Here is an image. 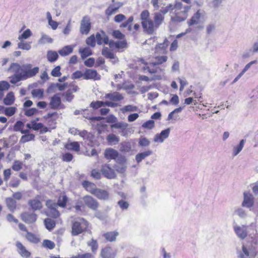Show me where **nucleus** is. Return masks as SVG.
Returning a JSON list of instances; mask_svg holds the SVG:
<instances>
[{"label":"nucleus","instance_id":"obj_1","mask_svg":"<svg viewBox=\"0 0 258 258\" xmlns=\"http://www.w3.org/2000/svg\"><path fill=\"white\" fill-rule=\"evenodd\" d=\"M190 6H184L181 2H175L174 5L169 4L164 9L153 14V19L150 18V12L143 10L140 14V19L143 31L149 35L153 34L164 22L165 15L170 11H173L171 19L173 21L180 22L188 16Z\"/></svg>","mask_w":258,"mask_h":258},{"label":"nucleus","instance_id":"obj_2","mask_svg":"<svg viewBox=\"0 0 258 258\" xmlns=\"http://www.w3.org/2000/svg\"><path fill=\"white\" fill-rule=\"evenodd\" d=\"M234 230L237 236L242 239L248 236L246 240L243 243L239 257L255 258L258 255V235L255 226L253 224L249 226H235Z\"/></svg>","mask_w":258,"mask_h":258},{"label":"nucleus","instance_id":"obj_3","mask_svg":"<svg viewBox=\"0 0 258 258\" xmlns=\"http://www.w3.org/2000/svg\"><path fill=\"white\" fill-rule=\"evenodd\" d=\"M8 71L14 73V75L10 77V82L11 84H15L22 80L33 77L39 71L38 67L32 68L30 63H26L20 65L18 63H12L8 69Z\"/></svg>","mask_w":258,"mask_h":258},{"label":"nucleus","instance_id":"obj_4","mask_svg":"<svg viewBox=\"0 0 258 258\" xmlns=\"http://www.w3.org/2000/svg\"><path fill=\"white\" fill-rule=\"evenodd\" d=\"M89 223L84 218L78 217L72 222L71 234L77 236L89 230Z\"/></svg>","mask_w":258,"mask_h":258},{"label":"nucleus","instance_id":"obj_5","mask_svg":"<svg viewBox=\"0 0 258 258\" xmlns=\"http://www.w3.org/2000/svg\"><path fill=\"white\" fill-rule=\"evenodd\" d=\"M156 61L152 62L148 66L147 63L145 62V61L141 59L140 61L142 64H144V66L142 68L143 71H147L150 74H155L157 72V68L156 66L161 64L163 63L166 62L167 60V56H158L155 57Z\"/></svg>","mask_w":258,"mask_h":258},{"label":"nucleus","instance_id":"obj_6","mask_svg":"<svg viewBox=\"0 0 258 258\" xmlns=\"http://www.w3.org/2000/svg\"><path fill=\"white\" fill-rule=\"evenodd\" d=\"M46 206L47 208L48 212L47 215L54 219H57L59 217L60 214L56 209L57 206L55 203L51 200H48L45 203Z\"/></svg>","mask_w":258,"mask_h":258},{"label":"nucleus","instance_id":"obj_7","mask_svg":"<svg viewBox=\"0 0 258 258\" xmlns=\"http://www.w3.org/2000/svg\"><path fill=\"white\" fill-rule=\"evenodd\" d=\"M83 200L85 205L88 208L96 211L99 207V203L98 201L89 195H86L83 197Z\"/></svg>","mask_w":258,"mask_h":258},{"label":"nucleus","instance_id":"obj_8","mask_svg":"<svg viewBox=\"0 0 258 258\" xmlns=\"http://www.w3.org/2000/svg\"><path fill=\"white\" fill-rule=\"evenodd\" d=\"M111 3L105 11V14L108 18L117 13L122 6V3L115 0H112Z\"/></svg>","mask_w":258,"mask_h":258},{"label":"nucleus","instance_id":"obj_9","mask_svg":"<svg viewBox=\"0 0 258 258\" xmlns=\"http://www.w3.org/2000/svg\"><path fill=\"white\" fill-rule=\"evenodd\" d=\"M21 220L27 224L34 223L37 219V215L34 212L25 211L20 215Z\"/></svg>","mask_w":258,"mask_h":258},{"label":"nucleus","instance_id":"obj_10","mask_svg":"<svg viewBox=\"0 0 258 258\" xmlns=\"http://www.w3.org/2000/svg\"><path fill=\"white\" fill-rule=\"evenodd\" d=\"M40 198L41 197L37 195L34 198L28 201V204L33 211L40 210L43 208Z\"/></svg>","mask_w":258,"mask_h":258},{"label":"nucleus","instance_id":"obj_11","mask_svg":"<svg viewBox=\"0 0 258 258\" xmlns=\"http://www.w3.org/2000/svg\"><path fill=\"white\" fill-rule=\"evenodd\" d=\"M205 12L200 9L198 10L196 13L187 21V24L189 26L198 25L200 23L201 18L204 16Z\"/></svg>","mask_w":258,"mask_h":258},{"label":"nucleus","instance_id":"obj_12","mask_svg":"<svg viewBox=\"0 0 258 258\" xmlns=\"http://www.w3.org/2000/svg\"><path fill=\"white\" fill-rule=\"evenodd\" d=\"M101 172L104 177L109 179L114 178L116 176L114 170L107 164L102 165Z\"/></svg>","mask_w":258,"mask_h":258},{"label":"nucleus","instance_id":"obj_13","mask_svg":"<svg viewBox=\"0 0 258 258\" xmlns=\"http://www.w3.org/2000/svg\"><path fill=\"white\" fill-rule=\"evenodd\" d=\"M90 20L88 17H83L80 26V32L82 34H88L91 29Z\"/></svg>","mask_w":258,"mask_h":258},{"label":"nucleus","instance_id":"obj_14","mask_svg":"<svg viewBox=\"0 0 258 258\" xmlns=\"http://www.w3.org/2000/svg\"><path fill=\"white\" fill-rule=\"evenodd\" d=\"M84 79L85 80H99L100 79V76L95 70L87 69L84 73Z\"/></svg>","mask_w":258,"mask_h":258},{"label":"nucleus","instance_id":"obj_15","mask_svg":"<svg viewBox=\"0 0 258 258\" xmlns=\"http://www.w3.org/2000/svg\"><path fill=\"white\" fill-rule=\"evenodd\" d=\"M254 197L253 195L249 192L244 193V199L242 203L243 207L250 208L254 205Z\"/></svg>","mask_w":258,"mask_h":258},{"label":"nucleus","instance_id":"obj_16","mask_svg":"<svg viewBox=\"0 0 258 258\" xmlns=\"http://www.w3.org/2000/svg\"><path fill=\"white\" fill-rule=\"evenodd\" d=\"M18 252L21 256L25 258H29L31 255V252L27 250L25 246L20 241L16 242Z\"/></svg>","mask_w":258,"mask_h":258},{"label":"nucleus","instance_id":"obj_17","mask_svg":"<svg viewBox=\"0 0 258 258\" xmlns=\"http://www.w3.org/2000/svg\"><path fill=\"white\" fill-rule=\"evenodd\" d=\"M69 200L64 192H61L57 198L56 206L62 208H66Z\"/></svg>","mask_w":258,"mask_h":258},{"label":"nucleus","instance_id":"obj_18","mask_svg":"<svg viewBox=\"0 0 258 258\" xmlns=\"http://www.w3.org/2000/svg\"><path fill=\"white\" fill-rule=\"evenodd\" d=\"M100 255L102 258H114L115 252L111 246H107L101 249Z\"/></svg>","mask_w":258,"mask_h":258},{"label":"nucleus","instance_id":"obj_19","mask_svg":"<svg viewBox=\"0 0 258 258\" xmlns=\"http://www.w3.org/2000/svg\"><path fill=\"white\" fill-rule=\"evenodd\" d=\"M61 101L59 94H55L50 99L49 105L51 108L58 109L61 105Z\"/></svg>","mask_w":258,"mask_h":258},{"label":"nucleus","instance_id":"obj_20","mask_svg":"<svg viewBox=\"0 0 258 258\" xmlns=\"http://www.w3.org/2000/svg\"><path fill=\"white\" fill-rule=\"evenodd\" d=\"M99 200L106 201L109 198V192L106 190L97 188L94 194Z\"/></svg>","mask_w":258,"mask_h":258},{"label":"nucleus","instance_id":"obj_21","mask_svg":"<svg viewBox=\"0 0 258 258\" xmlns=\"http://www.w3.org/2000/svg\"><path fill=\"white\" fill-rule=\"evenodd\" d=\"M127 126L128 124L122 121H117L115 123L110 124V127L111 129L116 128L120 130L119 132L122 133V136H124L125 135Z\"/></svg>","mask_w":258,"mask_h":258},{"label":"nucleus","instance_id":"obj_22","mask_svg":"<svg viewBox=\"0 0 258 258\" xmlns=\"http://www.w3.org/2000/svg\"><path fill=\"white\" fill-rule=\"evenodd\" d=\"M104 157L108 160L116 159L118 157V152L111 148L105 149L104 151Z\"/></svg>","mask_w":258,"mask_h":258},{"label":"nucleus","instance_id":"obj_23","mask_svg":"<svg viewBox=\"0 0 258 258\" xmlns=\"http://www.w3.org/2000/svg\"><path fill=\"white\" fill-rule=\"evenodd\" d=\"M82 185L86 190L93 195L97 188L95 183L88 180L83 181Z\"/></svg>","mask_w":258,"mask_h":258},{"label":"nucleus","instance_id":"obj_24","mask_svg":"<svg viewBox=\"0 0 258 258\" xmlns=\"http://www.w3.org/2000/svg\"><path fill=\"white\" fill-rule=\"evenodd\" d=\"M27 126L30 128H32L35 131L40 130L41 132L43 133H45L48 131V128L44 126L42 123L37 122L35 120L31 121V126L30 124H28Z\"/></svg>","mask_w":258,"mask_h":258},{"label":"nucleus","instance_id":"obj_25","mask_svg":"<svg viewBox=\"0 0 258 258\" xmlns=\"http://www.w3.org/2000/svg\"><path fill=\"white\" fill-rule=\"evenodd\" d=\"M170 133V129L167 128L162 131L160 134H157L154 138V141L156 142H162L168 138Z\"/></svg>","mask_w":258,"mask_h":258},{"label":"nucleus","instance_id":"obj_26","mask_svg":"<svg viewBox=\"0 0 258 258\" xmlns=\"http://www.w3.org/2000/svg\"><path fill=\"white\" fill-rule=\"evenodd\" d=\"M66 149L75 152H79L80 150V145L78 142L68 141L65 145Z\"/></svg>","mask_w":258,"mask_h":258},{"label":"nucleus","instance_id":"obj_27","mask_svg":"<svg viewBox=\"0 0 258 258\" xmlns=\"http://www.w3.org/2000/svg\"><path fill=\"white\" fill-rule=\"evenodd\" d=\"M25 238L29 241L30 242L37 244L40 242V238L39 236L35 234L30 232H27V233L25 235Z\"/></svg>","mask_w":258,"mask_h":258},{"label":"nucleus","instance_id":"obj_28","mask_svg":"<svg viewBox=\"0 0 258 258\" xmlns=\"http://www.w3.org/2000/svg\"><path fill=\"white\" fill-rule=\"evenodd\" d=\"M105 98L113 101H120L123 98L122 95L117 92H114L113 93L106 94Z\"/></svg>","mask_w":258,"mask_h":258},{"label":"nucleus","instance_id":"obj_29","mask_svg":"<svg viewBox=\"0 0 258 258\" xmlns=\"http://www.w3.org/2000/svg\"><path fill=\"white\" fill-rule=\"evenodd\" d=\"M5 201L7 207H8L9 210L11 212H14L17 208L16 201L13 198L11 197L7 198L6 199Z\"/></svg>","mask_w":258,"mask_h":258},{"label":"nucleus","instance_id":"obj_30","mask_svg":"<svg viewBox=\"0 0 258 258\" xmlns=\"http://www.w3.org/2000/svg\"><path fill=\"white\" fill-rule=\"evenodd\" d=\"M118 235V232L114 231L110 232H107L103 234V236L105 239L110 242L114 241L116 240V237Z\"/></svg>","mask_w":258,"mask_h":258},{"label":"nucleus","instance_id":"obj_31","mask_svg":"<svg viewBox=\"0 0 258 258\" xmlns=\"http://www.w3.org/2000/svg\"><path fill=\"white\" fill-rule=\"evenodd\" d=\"M96 39L98 45L107 44L108 43V37L105 35H102L99 33L96 34Z\"/></svg>","mask_w":258,"mask_h":258},{"label":"nucleus","instance_id":"obj_32","mask_svg":"<svg viewBox=\"0 0 258 258\" xmlns=\"http://www.w3.org/2000/svg\"><path fill=\"white\" fill-rule=\"evenodd\" d=\"M45 228L49 231H51L56 226V222L51 218H46L44 220Z\"/></svg>","mask_w":258,"mask_h":258},{"label":"nucleus","instance_id":"obj_33","mask_svg":"<svg viewBox=\"0 0 258 258\" xmlns=\"http://www.w3.org/2000/svg\"><path fill=\"white\" fill-rule=\"evenodd\" d=\"M46 57L48 61L52 62L57 60L58 55L57 52L55 51L48 50L47 52Z\"/></svg>","mask_w":258,"mask_h":258},{"label":"nucleus","instance_id":"obj_34","mask_svg":"<svg viewBox=\"0 0 258 258\" xmlns=\"http://www.w3.org/2000/svg\"><path fill=\"white\" fill-rule=\"evenodd\" d=\"M102 54L107 58L113 59L114 58L113 50L107 47H104L103 48Z\"/></svg>","mask_w":258,"mask_h":258},{"label":"nucleus","instance_id":"obj_35","mask_svg":"<svg viewBox=\"0 0 258 258\" xmlns=\"http://www.w3.org/2000/svg\"><path fill=\"white\" fill-rule=\"evenodd\" d=\"M73 50V47L71 45L66 46L58 51L59 54L62 56L71 54Z\"/></svg>","mask_w":258,"mask_h":258},{"label":"nucleus","instance_id":"obj_36","mask_svg":"<svg viewBox=\"0 0 258 258\" xmlns=\"http://www.w3.org/2000/svg\"><path fill=\"white\" fill-rule=\"evenodd\" d=\"M134 18L133 16L130 17L127 20L124 22L120 24V28H127V30L128 31H132V23L134 21Z\"/></svg>","mask_w":258,"mask_h":258},{"label":"nucleus","instance_id":"obj_37","mask_svg":"<svg viewBox=\"0 0 258 258\" xmlns=\"http://www.w3.org/2000/svg\"><path fill=\"white\" fill-rule=\"evenodd\" d=\"M15 96L12 92L8 93L4 100V103L7 105H10L14 103Z\"/></svg>","mask_w":258,"mask_h":258},{"label":"nucleus","instance_id":"obj_38","mask_svg":"<svg viewBox=\"0 0 258 258\" xmlns=\"http://www.w3.org/2000/svg\"><path fill=\"white\" fill-rule=\"evenodd\" d=\"M79 51L83 59L92 54V50L89 47L81 48Z\"/></svg>","mask_w":258,"mask_h":258},{"label":"nucleus","instance_id":"obj_39","mask_svg":"<svg viewBox=\"0 0 258 258\" xmlns=\"http://www.w3.org/2000/svg\"><path fill=\"white\" fill-rule=\"evenodd\" d=\"M152 154V151L150 150L146 151L143 153L138 154L136 156V160L137 163H140L146 157L150 156Z\"/></svg>","mask_w":258,"mask_h":258},{"label":"nucleus","instance_id":"obj_40","mask_svg":"<svg viewBox=\"0 0 258 258\" xmlns=\"http://www.w3.org/2000/svg\"><path fill=\"white\" fill-rule=\"evenodd\" d=\"M87 244L90 247L92 253L95 255L98 248V244L97 240L94 239H92L89 242L87 243Z\"/></svg>","mask_w":258,"mask_h":258},{"label":"nucleus","instance_id":"obj_41","mask_svg":"<svg viewBox=\"0 0 258 258\" xmlns=\"http://www.w3.org/2000/svg\"><path fill=\"white\" fill-rule=\"evenodd\" d=\"M106 140L108 143L111 145L117 144L119 141V138L113 134H109L106 138Z\"/></svg>","mask_w":258,"mask_h":258},{"label":"nucleus","instance_id":"obj_42","mask_svg":"<svg viewBox=\"0 0 258 258\" xmlns=\"http://www.w3.org/2000/svg\"><path fill=\"white\" fill-rule=\"evenodd\" d=\"M35 138V136L33 134H28L25 135H23L21 137L20 142L21 143H25L26 142L33 141Z\"/></svg>","mask_w":258,"mask_h":258},{"label":"nucleus","instance_id":"obj_43","mask_svg":"<svg viewBox=\"0 0 258 258\" xmlns=\"http://www.w3.org/2000/svg\"><path fill=\"white\" fill-rule=\"evenodd\" d=\"M32 95L33 97L41 99L44 96V90L42 89H34L32 91Z\"/></svg>","mask_w":258,"mask_h":258},{"label":"nucleus","instance_id":"obj_44","mask_svg":"<svg viewBox=\"0 0 258 258\" xmlns=\"http://www.w3.org/2000/svg\"><path fill=\"white\" fill-rule=\"evenodd\" d=\"M42 246L49 249H52L55 247V244L52 241L44 239L42 242Z\"/></svg>","mask_w":258,"mask_h":258},{"label":"nucleus","instance_id":"obj_45","mask_svg":"<svg viewBox=\"0 0 258 258\" xmlns=\"http://www.w3.org/2000/svg\"><path fill=\"white\" fill-rule=\"evenodd\" d=\"M245 143L244 140H241L239 144L233 148V156L237 155L242 149Z\"/></svg>","mask_w":258,"mask_h":258},{"label":"nucleus","instance_id":"obj_46","mask_svg":"<svg viewBox=\"0 0 258 258\" xmlns=\"http://www.w3.org/2000/svg\"><path fill=\"white\" fill-rule=\"evenodd\" d=\"M70 258H95V255L91 252L78 253L76 255H73Z\"/></svg>","mask_w":258,"mask_h":258},{"label":"nucleus","instance_id":"obj_47","mask_svg":"<svg viewBox=\"0 0 258 258\" xmlns=\"http://www.w3.org/2000/svg\"><path fill=\"white\" fill-rule=\"evenodd\" d=\"M23 163L22 162L19 160H15L13 162L12 168L13 170L15 171H18L23 168Z\"/></svg>","mask_w":258,"mask_h":258},{"label":"nucleus","instance_id":"obj_48","mask_svg":"<svg viewBox=\"0 0 258 258\" xmlns=\"http://www.w3.org/2000/svg\"><path fill=\"white\" fill-rule=\"evenodd\" d=\"M16 110L17 109L15 107L11 106L7 107L4 110V113L8 116H11L16 113Z\"/></svg>","mask_w":258,"mask_h":258},{"label":"nucleus","instance_id":"obj_49","mask_svg":"<svg viewBox=\"0 0 258 258\" xmlns=\"http://www.w3.org/2000/svg\"><path fill=\"white\" fill-rule=\"evenodd\" d=\"M32 33L30 29L26 30L21 35H19L18 39L22 41L23 39H26L31 36Z\"/></svg>","mask_w":258,"mask_h":258},{"label":"nucleus","instance_id":"obj_50","mask_svg":"<svg viewBox=\"0 0 258 258\" xmlns=\"http://www.w3.org/2000/svg\"><path fill=\"white\" fill-rule=\"evenodd\" d=\"M112 36L114 38L119 40L124 39L125 37V35L118 30H114L112 32Z\"/></svg>","mask_w":258,"mask_h":258},{"label":"nucleus","instance_id":"obj_51","mask_svg":"<svg viewBox=\"0 0 258 258\" xmlns=\"http://www.w3.org/2000/svg\"><path fill=\"white\" fill-rule=\"evenodd\" d=\"M86 43L91 46L94 47L96 44V39L94 35H91L90 37L87 38L86 40Z\"/></svg>","mask_w":258,"mask_h":258},{"label":"nucleus","instance_id":"obj_52","mask_svg":"<svg viewBox=\"0 0 258 258\" xmlns=\"http://www.w3.org/2000/svg\"><path fill=\"white\" fill-rule=\"evenodd\" d=\"M51 75L52 76L54 77H60L61 75V73L60 72V67L59 66L55 67L51 71Z\"/></svg>","mask_w":258,"mask_h":258},{"label":"nucleus","instance_id":"obj_53","mask_svg":"<svg viewBox=\"0 0 258 258\" xmlns=\"http://www.w3.org/2000/svg\"><path fill=\"white\" fill-rule=\"evenodd\" d=\"M38 112V110L35 108H31L26 109L24 114L27 116H31Z\"/></svg>","mask_w":258,"mask_h":258},{"label":"nucleus","instance_id":"obj_54","mask_svg":"<svg viewBox=\"0 0 258 258\" xmlns=\"http://www.w3.org/2000/svg\"><path fill=\"white\" fill-rule=\"evenodd\" d=\"M73 158V156L70 153H66L62 155V160L63 161L69 162L72 160Z\"/></svg>","mask_w":258,"mask_h":258},{"label":"nucleus","instance_id":"obj_55","mask_svg":"<svg viewBox=\"0 0 258 258\" xmlns=\"http://www.w3.org/2000/svg\"><path fill=\"white\" fill-rule=\"evenodd\" d=\"M18 47L22 49L29 50L31 48V45L29 43L24 42L22 41L18 43Z\"/></svg>","mask_w":258,"mask_h":258},{"label":"nucleus","instance_id":"obj_56","mask_svg":"<svg viewBox=\"0 0 258 258\" xmlns=\"http://www.w3.org/2000/svg\"><path fill=\"white\" fill-rule=\"evenodd\" d=\"M116 49L123 48L126 47L127 42L125 39H122L121 41H117L116 42Z\"/></svg>","mask_w":258,"mask_h":258},{"label":"nucleus","instance_id":"obj_57","mask_svg":"<svg viewBox=\"0 0 258 258\" xmlns=\"http://www.w3.org/2000/svg\"><path fill=\"white\" fill-rule=\"evenodd\" d=\"M91 176L96 179H99L101 177L100 172L98 170L93 169L91 172Z\"/></svg>","mask_w":258,"mask_h":258},{"label":"nucleus","instance_id":"obj_58","mask_svg":"<svg viewBox=\"0 0 258 258\" xmlns=\"http://www.w3.org/2000/svg\"><path fill=\"white\" fill-rule=\"evenodd\" d=\"M155 126L154 121L153 120H149L143 124V127L149 129L153 128Z\"/></svg>","mask_w":258,"mask_h":258},{"label":"nucleus","instance_id":"obj_59","mask_svg":"<svg viewBox=\"0 0 258 258\" xmlns=\"http://www.w3.org/2000/svg\"><path fill=\"white\" fill-rule=\"evenodd\" d=\"M10 88V85L7 81H1L0 82V91H3L7 90Z\"/></svg>","mask_w":258,"mask_h":258},{"label":"nucleus","instance_id":"obj_60","mask_svg":"<svg viewBox=\"0 0 258 258\" xmlns=\"http://www.w3.org/2000/svg\"><path fill=\"white\" fill-rule=\"evenodd\" d=\"M181 111V108L180 107L175 109L173 111H172L169 114V115L168 116V118H167L168 120H171L172 119L176 118L177 116L174 117V114L175 113H179Z\"/></svg>","mask_w":258,"mask_h":258},{"label":"nucleus","instance_id":"obj_61","mask_svg":"<svg viewBox=\"0 0 258 258\" xmlns=\"http://www.w3.org/2000/svg\"><path fill=\"white\" fill-rule=\"evenodd\" d=\"M91 107L94 109H98L101 106H103V101H97L92 102L90 104Z\"/></svg>","mask_w":258,"mask_h":258},{"label":"nucleus","instance_id":"obj_62","mask_svg":"<svg viewBox=\"0 0 258 258\" xmlns=\"http://www.w3.org/2000/svg\"><path fill=\"white\" fill-rule=\"evenodd\" d=\"M6 219L7 221L10 223H18L19 221L17 219H16L12 214H8L6 216Z\"/></svg>","mask_w":258,"mask_h":258},{"label":"nucleus","instance_id":"obj_63","mask_svg":"<svg viewBox=\"0 0 258 258\" xmlns=\"http://www.w3.org/2000/svg\"><path fill=\"white\" fill-rule=\"evenodd\" d=\"M20 180L17 177H13L10 181V185L12 187H17L20 184Z\"/></svg>","mask_w":258,"mask_h":258},{"label":"nucleus","instance_id":"obj_64","mask_svg":"<svg viewBox=\"0 0 258 258\" xmlns=\"http://www.w3.org/2000/svg\"><path fill=\"white\" fill-rule=\"evenodd\" d=\"M125 16L122 14H119L116 15L114 18V21L116 23H120L125 19Z\"/></svg>","mask_w":258,"mask_h":258}]
</instances>
